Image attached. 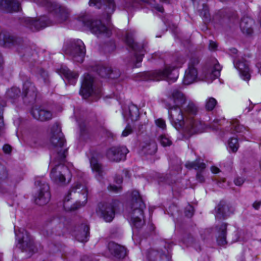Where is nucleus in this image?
Returning a JSON list of instances; mask_svg holds the SVG:
<instances>
[{"mask_svg":"<svg viewBox=\"0 0 261 261\" xmlns=\"http://www.w3.org/2000/svg\"><path fill=\"white\" fill-rule=\"evenodd\" d=\"M20 9L18 0H0V9L8 12H17Z\"/></svg>","mask_w":261,"mask_h":261,"instance_id":"obj_20","label":"nucleus"},{"mask_svg":"<svg viewBox=\"0 0 261 261\" xmlns=\"http://www.w3.org/2000/svg\"><path fill=\"white\" fill-rule=\"evenodd\" d=\"M2 63H3V58H2L1 54H0V67L2 65Z\"/></svg>","mask_w":261,"mask_h":261,"instance_id":"obj_63","label":"nucleus"},{"mask_svg":"<svg viewBox=\"0 0 261 261\" xmlns=\"http://www.w3.org/2000/svg\"><path fill=\"white\" fill-rule=\"evenodd\" d=\"M186 167L190 169H194L196 170L201 172L205 168V164L200 161V160H196L192 162L187 163Z\"/></svg>","mask_w":261,"mask_h":261,"instance_id":"obj_34","label":"nucleus"},{"mask_svg":"<svg viewBox=\"0 0 261 261\" xmlns=\"http://www.w3.org/2000/svg\"><path fill=\"white\" fill-rule=\"evenodd\" d=\"M125 41L127 45L135 51V57L136 60L135 66L138 67L139 66L138 64L142 61L144 54L146 51L145 46L136 43L133 38V32H127L126 34Z\"/></svg>","mask_w":261,"mask_h":261,"instance_id":"obj_9","label":"nucleus"},{"mask_svg":"<svg viewBox=\"0 0 261 261\" xmlns=\"http://www.w3.org/2000/svg\"><path fill=\"white\" fill-rule=\"evenodd\" d=\"M71 190H70V192L67 195L65 196L64 199V204L63 206L64 209L67 211H70L76 210L80 206H77V204H74V205H69L68 204L67 202L69 201L70 198V195H71Z\"/></svg>","mask_w":261,"mask_h":261,"instance_id":"obj_37","label":"nucleus"},{"mask_svg":"<svg viewBox=\"0 0 261 261\" xmlns=\"http://www.w3.org/2000/svg\"><path fill=\"white\" fill-rule=\"evenodd\" d=\"M244 182V179L242 177H237L234 180V184L237 186H241Z\"/></svg>","mask_w":261,"mask_h":261,"instance_id":"obj_49","label":"nucleus"},{"mask_svg":"<svg viewBox=\"0 0 261 261\" xmlns=\"http://www.w3.org/2000/svg\"><path fill=\"white\" fill-rule=\"evenodd\" d=\"M89 227L87 225H82L75 234L76 240L81 242H87L89 236Z\"/></svg>","mask_w":261,"mask_h":261,"instance_id":"obj_30","label":"nucleus"},{"mask_svg":"<svg viewBox=\"0 0 261 261\" xmlns=\"http://www.w3.org/2000/svg\"><path fill=\"white\" fill-rule=\"evenodd\" d=\"M66 55L70 56L75 62L82 63L86 54L85 46L81 40H73L64 47Z\"/></svg>","mask_w":261,"mask_h":261,"instance_id":"obj_6","label":"nucleus"},{"mask_svg":"<svg viewBox=\"0 0 261 261\" xmlns=\"http://www.w3.org/2000/svg\"><path fill=\"white\" fill-rule=\"evenodd\" d=\"M229 148L233 152H236L239 147L238 141L237 138H231L228 142Z\"/></svg>","mask_w":261,"mask_h":261,"instance_id":"obj_42","label":"nucleus"},{"mask_svg":"<svg viewBox=\"0 0 261 261\" xmlns=\"http://www.w3.org/2000/svg\"><path fill=\"white\" fill-rule=\"evenodd\" d=\"M200 14L201 16H203L205 18H208L209 17V12L207 6H203L202 9L201 10H200Z\"/></svg>","mask_w":261,"mask_h":261,"instance_id":"obj_46","label":"nucleus"},{"mask_svg":"<svg viewBox=\"0 0 261 261\" xmlns=\"http://www.w3.org/2000/svg\"><path fill=\"white\" fill-rule=\"evenodd\" d=\"M128 150L125 146H113L107 150V158L111 162H119L124 160Z\"/></svg>","mask_w":261,"mask_h":261,"instance_id":"obj_12","label":"nucleus"},{"mask_svg":"<svg viewBox=\"0 0 261 261\" xmlns=\"http://www.w3.org/2000/svg\"><path fill=\"white\" fill-rule=\"evenodd\" d=\"M61 73L68 81L71 85H74L79 77L77 73L71 71L66 67H62L60 70Z\"/></svg>","mask_w":261,"mask_h":261,"instance_id":"obj_28","label":"nucleus"},{"mask_svg":"<svg viewBox=\"0 0 261 261\" xmlns=\"http://www.w3.org/2000/svg\"><path fill=\"white\" fill-rule=\"evenodd\" d=\"M118 204V201L114 200L112 202L106 203L102 205L100 211L102 217L106 222H110L114 219L115 209Z\"/></svg>","mask_w":261,"mask_h":261,"instance_id":"obj_18","label":"nucleus"},{"mask_svg":"<svg viewBox=\"0 0 261 261\" xmlns=\"http://www.w3.org/2000/svg\"><path fill=\"white\" fill-rule=\"evenodd\" d=\"M226 224L222 223L220 227L217 228L218 232L217 241L219 245L223 246L227 243L226 240Z\"/></svg>","mask_w":261,"mask_h":261,"instance_id":"obj_29","label":"nucleus"},{"mask_svg":"<svg viewBox=\"0 0 261 261\" xmlns=\"http://www.w3.org/2000/svg\"><path fill=\"white\" fill-rule=\"evenodd\" d=\"M231 213L228 205L224 201H221L215 208V217L217 219H225Z\"/></svg>","mask_w":261,"mask_h":261,"instance_id":"obj_23","label":"nucleus"},{"mask_svg":"<svg viewBox=\"0 0 261 261\" xmlns=\"http://www.w3.org/2000/svg\"><path fill=\"white\" fill-rule=\"evenodd\" d=\"M38 94V90L33 83L30 80H26L23 84L22 97L23 99L29 101L35 99Z\"/></svg>","mask_w":261,"mask_h":261,"instance_id":"obj_17","label":"nucleus"},{"mask_svg":"<svg viewBox=\"0 0 261 261\" xmlns=\"http://www.w3.org/2000/svg\"><path fill=\"white\" fill-rule=\"evenodd\" d=\"M221 70V67L220 64L219 63L215 64L213 67L211 68L206 73L205 75L206 78L208 80L211 81L215 80L220 76Z\"/></svg>","mask_w":261,"mask_h":261,"instance_id":"obj_32","label":"nucleus"},{"mask_svg":"<svg viewBox=\"0 0 261 261\" xmlns=\"http://www.w3.org/2000/svg\"><path fill=\"white\" fill-rule=\"evenodd\" d=\"M211 169L213 173H218L220 172L219 169L215 166H212Z\"/></svg>","mask_w":261,"mask_h":261,"instance_id":"obj_59","label":"nucleus"},{"mask_svg":"<svg viewBox=\"0 0 261 261\" xmlns=\"http://www.w3.org/2000/svg\"><path fill=\"white\" fill-rule=\"evenodd\" d=\"M85 26L89 28L91 32L97 36H103L109 37L111 32L100 20H93L87 19L83 17L80 19Z\"/></svg>","mask_w":261,"mask_h":261,"instance_id":"obj_8","label":"nucleus"},{"mask_svg":"<svg viewBox=\"0 0 261 261\" xmlns=\"http://www.w3.org/2000/svg\"><path fill=\"white\" fill-rule=\"evenodd\" d=\"M38 6L44 7L49 12H54L57 21L59 23L65 21L68 18L69 12L65 7L50 0H32Z\"/></svg>","mask_w":261,"mask_h":261,"instance_id":"obj_5","label":"nucleus"},{"mask_svg":"<svg viewBox=\"0 0 261 261\" xmlns=\"http://www.w3.org/2000/svg\"><path fill=\"white\" fill-rule=\"evenodd\" d=\"M90 163L92 170L95 173V176L97 178L99 179L102 176L103 172L102 166L94 156L90 159Z\"/></svg>","mask_w":261,"mask_h":261,"instance_id":"obj_27","label":"nucleus"},{"mask_svg":"<svg viewBox=\"0 0 261 261\" xmlns=\"http://www.w3.org/2000/svg\"><path fill=\"white\" fill-rule=\"evenodd\" d=\"M38 82L41 85H47L49 83V79L48 73L43 69H40L39 71Z\"/></svg>","mask_w":261,"mask_h":261,"instance_id":"obj_36","label":"nucleus"},{"mask_svg":"<svg viewBox=\"0 0 261 261\" xmlns=\"http://www.w3.org/2000/svg\"><path fill=\"white\" fill-rule=\"evenodd\" d=\"M234 67L238 70L244 80L249 81L250 78V70L247 63L244 60L234 62Z\"/></svg>","mask_w":261,"mask_h":261,"instance_id":"obj_24","label":"nucleus"},{"mask_svg":"<svg viewBox=\"0 0 261 261\" xmlns=\"http://www.w3.org/2000/svg\"><path fill=\"white\" fill-rule=\"evenodd\" d=\"M186 102V97L185 94L176 89L171 90L167 98L164 101L176 129H181L184 132L191 134L194 133L196 129L193 126L194 122L192 119L185 121V116L181 107Z\"/></svg>","mask_w":261,"mask_h":261,"instance_id":"obj_2","label":"nucleus"},{"mask_svg":"<svg viewBox=\"0 0 261 261\" xmlns=\"http://www.w3.org/2000/svg\"><path fill=\"white\" fill-rule=\"evenodd\" d=\"M71 192L73 193L75 197H79V200L76 202V204L80 206H84L87 201L88 190L85 185L77 183L71 188Z\"/></svg>","mask_w":261,"mask_h":261,"instance_id":"obj_16","label":"nucleus"},{"mask_svg":"<svg viewBox=\"0 0 261 261\" xmlns=\"http://www.w3.org/2000/svg\"><path fill=\"white\" fill-rule=\"evenodd\" d=\"M3 151L5 153H10L12 150L11 146L8 144H5L3 147Z\"/></svg>","mask_w":261,"mask_h":261,"instance_id":"obj_50","label":"nucleus"},{"mask_svg":"<svg viewBox=\"0 0 261 261\" xmlns=\"http://www.w3.org/2000/svg\"><path fill=\"white\" fill-rule=\"evenodd\" d=\"M186 215L188 217H191L194 214V208L192 206L189 205L186 208L185 211Z\"/></svg>","mask_w":261,"mask_h":261,"instance_id":"obj_48","label":"nucleus"},{"mask_svg":"<svg viewBox=\"0 0 261 261\" xmlns=\"http://www.w3.org/2000/svg\"><path fill=\"white\" fill-rule=\"evenodd\" d=\"M4 127V122H3V118L1 115H0V135H2L3 133V129Z\"/></svg>","mask_w":261,"mask_h":261,"instance_id":"obj_54","label":"nucleus"},{"mask_svg":"<svg viewBox=\"0 0 261 261\" xmlns=\"http://www.w3.org/2000/svg\"><path fill=\"white\" fill-rule=\"evenodd\" d=\"M217 43L212 40H210L209 42V49L211 50H214L217 48Z\"/></svg>","mask_w":261,"mask_h":261,"instance_id":"obj_51","label":"nucleus"},{"mask_svg":"<svg viewBox=\"0 0 261 261\" xmlns=\"http://www.w3.org/2000/svg\"><path fill=\"white\" fill-rule=\"evenodd\" d=\"M145 205L137 191L132 194L130 217L132 225L136 228H141L145 224L143 210Z\"/></svg>","mask_w":261,"mask_h":261,"instance_id":"obj_4","label":"nucleus"},{"mask_svg":"<svg viewBox=\"0 0 261 261\" xmlns=\"http://www.w3.org/2000/svg\"><path fill=\"white\" fill-rule=\"evenodd\" d=\"M155 124L158 127L162 128L163 129H165L166 127L165 120L161 118L156 119L155 120Z\"/></svg>","mask_w":261,"mask_h":261,"instance_id":"obj_47","label":"nucleus"},{"mask_svg":"<svg viewBox=\"0 0 261 261\" xmlns=\"http://www.w3.org/2000/svg\"><path fill=\"white\" fill-rule=\"evenodd\" d=\"M134 132L133 128L129 124H127L125 127V129L123 130L121 136L125 137L128 136L129 135L132 134Z\"/></svg>","mask_w":261,"mask_h":261,"instance_id":"obj_43","label":"nucleus"},{"mask_svg":"<svg viewBox=\"0 0 261 261\" xmlns=\"http://www.w3.org/2000/svg\"><path fill=\"white\" fill-rule=\"evenodd\" d=\"M96 71L97 73L102 77H109L111 79H115L116 77L113 76V72L111 67H105L103 66H98L97 67Z\"/></svg>","mask_w":261,"mask_h":261,"instance_id":"obj_33","label":"nucleus"},{"mask_svg":"<svg viewBox=\"0 0 261 261\" xmlns=\"http://www.w3.org/2000/svg\"><path fill=\"white\" fill-rule=\"evenodd\" d=\"M200 59L198 57L191 58L188 64V68L186 70L183 79L185 85H190L196 82L198 77L197 66L198 65Z\"/></svg>","mask_w":261,"mask_h":261,"instance_id":"obj_10","label":"nucleus"},{"mask_svg":"<svg viewBox=\"0 0 261 261\" xmlns=\"http://www.w3.org/2000/svg\"><path fill=\"white\" fill-rule=\"evenodd\" d=\"M182 111H183L184 114L185 116V121H186L187 120H189L190 119H192L193 120V121L194 122L193 126L196 128V130L194 133L191 134L188 132H184V130H182L181 129H178V130H181L183 133H184L185 134H187L188 135H189L191 136V135L197 133L198 131V124L197 122H195V121L193 119V118L192 117H188L187 116V114L192 115H196L198 111V108L194 103H193V102H189L188 105L187 106V107L184 109V110H182Z\"/></svg>","mask_w":261,"mask_h":261,"instance_id":"obj_19","label":"nucleus"},{"mask_svg":"<svg viewBox=\"0 0 261 261\" xmlns=\"http://www.w3.org/2000/svg\"><path fill=\"white\" fill-rule=\"evenodd\" d=\"M261 205V203L260 202H258V201H255L253 203V208L255 209V210H258L259 208L260 207Z\"/></svg>","mask_w":261,"mask_h":261,"instance_id":"obj_55","label":"nucleus"},{"mask_svg":"<svg viewBox=\"0 0 261 261\" xmlns=\"http://www.w3.org/2000/svg\"><path fill=\"white\" fill-rule=\"evenodd\" d=\"M31 113L35 119L41 121H47L52 118L51 112L41 108H33Z\"/></svg>","mask_w":261,"mask_h":261,"instance_id":"obj_22","label":"nucleus"},{"mask_svg":"<svg viewBox=\"0 0 261 261\" xmlns=\"http://www.w3.org/2000/svg\"><path fill=\"white\" fill-rule=\"evenodd\" d=\"M109 191L114 193H119L122 190V187L121 186H116L115 185H110L108 187Z\"/></svg>","mask_w":261,"mask_h":261,"instance_id":"obj_45","label":"nucleus"},{"mask_svg":"<svg viewBox=\"0 0 261 261\" xmlns=\"http://www.w3.org/2000/svg\"><path fill=\"white\" fill-rule=\"evenodd\" d=\"M27 25L33 31L40 29L52 24V21L46 16H41L38 18H28L25 20Z\"/></svg>","mask_w":261,"mask_h":261,"instance_id":"obj_15","label":"nucleus"},{"mask_svg":"<svg viewBox=\"0 0 261 261\" xmlns=\"http://www.w3.org/2000/svg\"><path fill=\"white\" fill-rule=\"evenodd\" d=\"M124 117L132 121H137L139 117V112L138 107L134 105H129L123 113Z\"/></svg>","mask_w":261,"mask_h":261,"instance_id":"obj_26","label":"nucleus"},{"mask_svg":"<svg viewBox=\"0 0 261 261\" xmlns=\"http://www.w3.org/2000/svg\"><path fill=\"white\" fill-rule=\"evenodd\" d=\"M20 95V90L18 88L14 87L7 92V96L10 99L14 100Z\"/></svg>","mask_w":261,"mask_h":261,"instance_id":"obj_38","label":"nucleus"},{"mask_svg":"<svg viewBox=\"0 0 261 261\" xmlns=\"http://www.w3.org/2000/svg\"><path fill=\"white\" fill-rule=\"evenodd\" d=\"M147 258L148 261H170L171 257L163 250H152L149 251Z\"/></svg>","mask_w":261,"mask_h":261,"instance_id":"obj_25","label":"nucleus"},{"mask_svg":"<svg viewBox=\"0 0 261 261\" xmlns=\"http://www.w3.org/2000/svg\"><path fill=\"white\" fill-rule=\"evenodd\" d=\"M231 128L237 133L243 132L246 130V128L241 124H240L238 120H234L232 123Z\"/></svg>","mask_w":261,"mask_h":261,"instance_id":"obj_41","label":"nucleus"},{"mask_svg":"<svg viewBox=\"0 0 261 261\" xmlns=\"http://www.w3.org/2000/svg\"><path fill=\"white\" fill-rule=\"evenodd\" d=\"M105 4L103 5L104 13L103 14V19L109 21L111 15L113 14L116 9V4L114 0H103ZM89 4L90 6H96L100 8L101 6L100 0H89Z\"/></svg>","mask_w":261,"mask_h":261,"instance_id":"obj_13","label":"nucleus"},{"mask_svg":"<svg viewBox=\"0 0 261 261\" xmlns=\"http://www.w3.org/2000/svg\"><path fill=\"white\" fill-rule=\"evenodd\" d=\"M154 8L158 11L159 12H160L161 13H163L164 12V8L163 6H160L159 5H156L154 6Z\"/></svg>","mask_w":261,"mask_h":261,"instance_id":"obj_56","label":"nucleus"},{"mask_svg":"<svg viewBox=\"0 0 261 261\" xmlns=\"http://www.w3.org/2000/svg\"><path fill=\"white\" fill-rule=\"evenodd\" d=\"M230 51H231V53L232 54H237L238 50H237V49L233 48L231 49Z\"/></svg>","mask_w":261,"mask_h":261,"instance_id":"obj_62","label":"nucleus"},{"mask_svg":"<svg viewBox=\"0 0 261 261\" xmlns=\"http://www.w3.org/2000/svg\"><path fill=\"white\" fill-rule=\"evenodd\" d=\"M81 261H94L92 256L84 255L82 256Z\"/></svg>","mask_w":261,"mask_h":261,"instance_id":"obj_53","label":"nucleus"},{"mask_svg":"<svg viewBox=\"0 0 261 261\" xmlns=\"http://www.w3.org/2000/svg\"><path fill=\"white\" fill-rule=\"evenodd\" d=\"M48 140L51 152L50 165L54 166L50 172V178L57 185H65L71 180V174L67 167L62 164L65 160L67 149L64 136L58 123L54 124L50 128Z\"/></svg>","mask_w":261,"mask_h":261,"instance_id":"obj_1","label":"nucleus"},{"mask_svg":"<svg viewBox=\"0 0 261 261\" xmlns=\"http://www.w3.org/2000/svg\"><path fill=\"white\" fill-rule=\"evenodd\" d=\"M158 140L164 147L169 146L172 144V141L167 135H162L159 137Z\"/></svg>","mask_w":261,"mask_h":261,"instance_id":"obj_40","label":"nucleus"},{"mask_svg":"<svg viewBox=\"0 0 261 261\" xmlns=\"http://www.w3.org/2000/svg\"><path fill=\"white\" fill-rule=\"evenodd\" d=\"M16 239L19 244V248L22 250L33 251V241L29 233L24 229L20 230L15 232Z\"/></svg>","mask_w":261,"mask_h":261,"instance_id":"obj_14","label":"nucleus"},{"mask_svg":"<svg viewBox=\"0 0 261 261\" xmlns=\"http://www.w3.org/2000/svg\"><path fill=\"white\" fill-rule=\"evenodd\" d=\"M194 238L191 235L187 236V237H185L183 240L184 243L187 244L188 246L193 245L194 244Z\"/></svg>","mask_w":261,"mask_h":261,"instance_id":"obj_44","label":"nucleus"},{"mask_svg":"<svg viewBox=\"0 0 261 261\" xmlns=\"http://www.w3.org/2000/svg\"><path fill=\"white\" fill-rule=\"evenodd\" d=\"M217 101L213 97H209L205 100V108L208 111H212L216 106Z\"/></svg>","mask_w":261,"mask_h":261,"instance_id":"obj_39","label":"nucleus"},{"mask_svg":"<svg viewBox=\"0 0 261 261\" xmlns=\"http://www.w3.org/2000/svg\"><path fill=\"white\" fill-rule=\"evenodd\" d=\"M143 149L148 154H154L157 150V145L154 141L150 140L145 143L143 146Z\"/></svg>","mask_w":261,"mask_h":261,"instance_id":"obj_35","label":"nucleus"},{"mask_svg":"<svg viewBox=\"0 0 261 261\" xmlns=\"http://www.w3.org/2000/svg\"><path fill=\"white\" fill-rule=\"evenodd\" d=\"M196 179L200 182H203L204 181V177L203 175L201 173L200 171L197 173Z\"/></svg>","mask_w":261,"mask_h":261,"instance_id":"obj_52","label":"nucleus"},{"mask_svg":"<svg viewBox=\"0 0 261 261\" xmlns=\"http://www.w3.org/2000/svg\"><path fill=\"white\" fill-rule=\"evenodd\" d=\"M115 181L119 185L122 182V178L120 176H116L115 178Z\"/></svg>","mask_w":261,"mask_h":261,"instance_id":"obj_57","label":"nucleus"},{"mask_svg":"<svg viewBox=\"0 0 261 261\" xmlns=\"http://www.w3.org/2000/svg\"><path fill=\"white\" fill-rule=\"evenodd\" d=\"M80 94L84 98H87L93 94L96 96L100 95L101 90L99 88H96L94 78L91 75L89 74L84 75Z\"/></svg>","mask_w":261,"mask_h":261,"instance_id":"obj_7","label":"nucleus"},{"mask_svg":"<svg viewBox=\"0 0 261 261\" xmlns=\"http://www.w3.org/2000/svg\"><path fill=\"white\" fill-rule=\"evenodd\" d=\"M186 59L181 56H178L175 60L173 65L166 66L163 69L156 70L141 73L142 80L155 81L166 80L174 82L175 77H172V71L175 68L181 67L185 62Z\"/></svg>","mask_w":261,"mask_h":261,"instance_id":"obj_3","label":"nucleus"},{"mask_svg":"<svg viewBox=\"0 0 261 261\" xmlns=\"http://www.w3.org/2000/svg\"><path fill=\"white\" fill-rule=\"evenodd\" d=\"M253 20L248 17H244L240 22V28L242 32L247 34H250L252 32L251 28Z\"/></svg>","mask_w":261,"mask_h":261,"instance_id":"obj_31","label":"nucleus"},{"mask_svg":"<svg viewBox=\"0 0 261 261\" xmlns=\"http://www.w3.org/2000/svg\"><path fill=\"white\" fill-rule=\"evenodd\" d=\"M79 126L81 132H84L86 130V126L85 124H82L81 122H79Z\"/></svg>","mask_w":261,"mask_h":261,"instance_id":"obj_58","label":"nucleus"},{"mask_svg":"<svg viewBox=\"0 0 261 261\" xmlns=\"http://www.w3.org/2000/svg\"><path fill=\"white\" fill-rule=\"evenodd\" d=\"M35 184L39 186L38 193L35 196V202L39 205H45L50 199L49 186L45 182L40 180H37Z\"/></svg>","mask_w":261,"mask_h":261,"instance_id":"obj_11","label":"nucleus"},{"mask_svg":"<svg viewBox=\"0 0 261 261\" xmlns=\"http://www.w3.org/2000/svg\"><path fill=\"white\" fill-rule=\"evenodd\" d=\"M130 7H136V2H132V5L130 6ZM126 7L128 8L129 7V6H126Z\"/></svg>","mask_w":261,"mask_h":261,"instance_id":"obj_61","label":"nucleus"},{"mask_svg":"<svg viewBox=\"0 0 261 261\" xmlns=\"http://www.w3.org/2000/svg\"><path fill=\"white\" fill-rule=\"evenodd\" d=\"M257 66L258 69V72L261 75V64H258Z\"/></svg>","mask_w":261,"mask_h":261,"instance_id":"obj_60","label":"nucleus"},{"mask_svg":"<svg viewBox=\"0 0 261 261\" xmlns=\"http://www.w3.org/2000/svg\"><path fill=\"white\" fill-rule=\"evenodd\" d=\"M167 0H161L162 2H166Z\"/></svg>","mask_w":261,"mask_h":261,"instance_id":"obj_64","label":"nucleus"},{"mask_svg":"<svg viewBox=\"0 0 261 261\" xmlns=\"http://www.w3.org/2000/svg\"><path fill=\"white\" fill-rule=\"evenodd\" d=\"M108 249L111 254L118 259L123 258L126 255V249L123 247L114 242H110Z\"/></svg>","mask_w":261,"mask_h":261,"instance_id":"obj_21","label":"nucleus"}]
</instances>
